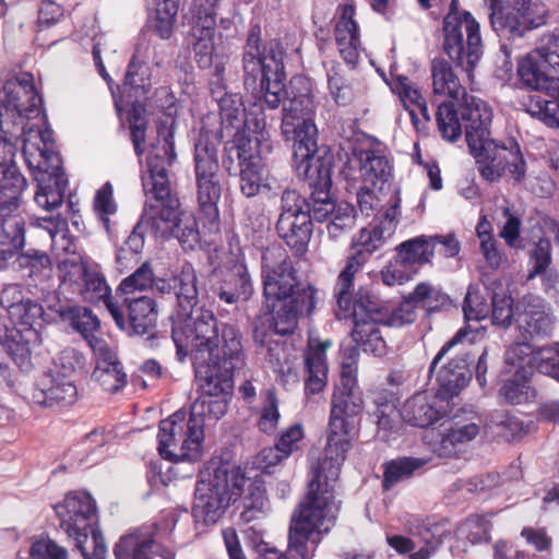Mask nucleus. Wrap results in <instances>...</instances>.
<instances>
[{
  "instance_id": "53",
  "label": "nucleus",
  "mask_w": 559,
  "mask_h": 559,
  "mask_svg": "<svg viewBox=\"0 0 559 559\" xmlns=\"http://www.w3.org/2000/svg\"><path fill=\"white\" fill-rule=\"evenodd\" d=\"M392 92L397 94L404 107L408 111L412 123L416 130H419V118L417 112L411 106L417 107L425 100L419 88L407 76L399 75L393 79L391 84Z\"/></svg>"
},
{
  "instance_id": "10",
  "label": "nucleus",
  "mask_w": 559,
  "mask_h": 559,
  "mask_svg": "<svg viewBox=\"0 0 559 559\" xmlns=\"http://www.w3.org/2000/svg\"><path fill=\"white\" fill-rule=\"evenodd\" d=\"M158 453L170 462H195L201 457L204 431L185 414L176 412L158 426Z\"/></svg>"
},
{
  "instance_id": "39",
  "label": "nucleus",
  "mask_w": 559,
  "mask_h": 559,
  "mask_svg": "<svg viewBox=\"0 0 559 559\" xmlns=\"http://www.w3.org/2000/svg\"><path fill=\"white\" fill-rule=\"evenodd\" d=\"M49 309L53 311L62 322L69 323L87 343H90L92 338H97L94 333L99 329L100 322L88 308L59 301L50 306Z\"/></svg>"
},
{
  "instance_id": "52",
  "label": "nucleus",
  "mask_w": 559,
  "mask_h": 559,
  "mask_svg": "<svg viewBox=\"0 0 559 559\" xmlns=\"http://www.w3.org/2000/svg\"><path fill=\"white\" fill-rule=\"evenodd\" d=\"M436 120L443 140L455 142L462 135V124L453 100L437 105Z\"/></svg>"
},
{
  "instance_id": "64",
  "label": "nucleus",
  "mask_w": 559,
  "mask_h": 559,
  "mask_svg": "<svg viewBox=\"0 0 559 559\" xmlns=\"http://www.w3.org/2000/svg\"><path fill=\"white\" fill-rule=\"evenodd\" d=\"M550 66L552 72L559 75V31L554 29L540 36L535 48Z\"/></svg>"
},
{
  "instance_id": "13",
  "label": "nucleus",
  "mask_w": 559,
  "mask_h": 559,
  "mask_svg": "<svg viewBox=\"0 0 559 559\" xmlns=\"http://www.w3.org/2000/svg\"><path fill=\"white\" fill-rule=\"evenodd\" d=\"M406 531L411 537L388 535V544L400 555H408L409 559H430L450 535L447 522L430 519L411 518L406 522Z\"/></svg>"
},
{
  "instance_id": "30",
  "label": "nucleus",
  "mask_w": 559,
  "mask_h": 559,
  "mask_svg": "<svg viewBox=\"0 0 559 559\" xmlns=\"http://www.w3.org/2000/svg\"><path fill=\"white\" fill-rule=\"evenodd\" d=\"M523 348L528 349L526 345L519 344L511 347L507 353L506 361L514 367V371L510 377L503 379L499 393L511 405L528 403L536 395V391L530 382L532 376L530 368L523 366L521 361L515 362L514 360L515 356L524 353Z\"/></svg>"
},
{
  "instance_id": "2",
  "label": "nucleus",
  "mask_w": 559,
  "mask_h": 559,
  "mask_svg": "<svg viewBox=\"0 0 559 559\" xmlns=\"http://www.w3.org/2000/svg\"><path fill=\"white\" fill-rule=\"evenodd\" d=\"M362 409L361 391L334 390L324 459L312 467L308 492L290 519L288 551L300 559L313 557L321 534L329 530L323 527L324 522L336 518L334 485L352 448L354 420Z\"/></svg>"
},
{
  "instance_id": "43",
  "label": "nucleus",
  "mask_w": 559,
  "mask_h": 559,
  "mask_svg": "<svg viewBox=\"0 0 559 559\" xmlns=\"http://www.w3.org/2000/svg\"><path fill=\"white\" fill-rule=\"evenodd\" d=\"M304 439V428L300 424H294L283 430L274 448L263 449L260 453L262 462L267 466L275 465L282 460L288 457L294 451L299 449V442Z\"/></svg>"
},
{
  "instance_id": "31",
  "label": "nucleus",
  "mask_w": 559,
  "mask_h": 559,
  "mask_svg": "<svg viewBox=\"0 0 559 559\" xmlns=\"http://www.w3.org/2000/svg\"><path fill=\"white\" fill-rule=\"evenodd\" d=\"M355 13V1L346 0L338 8V17L334 29L340 55L353 68L358 63L361 46L358 25L354 19Z\"/></svg>"
},
{
  "instance_id": "4",
  "label": "nucleus",
  "mask_w": 559,
  "mask_h": 559,
  "mask_svg": "<svg viewBox=\"0 0 559 559\" xmlns=\"http://www.w3.org/2000/svg\"><path fill=\"white\" fill-rule=\"evenodd\" d=\"M183 336L180 341L173 338L176 355L181 362L190 356L194 373H199L201 367H207L213 374L222 376V384L227 386L229 377L245 365L239 329L219 322L212 310H201Z\"/></svg>"
},
{
  "instance_id": "40",
  "label": "nucleus",
  "mask_w": 559,
  "mask_h": 559,
  "mask_svg": "<svg viewBox=\"0 0 559 559\" xmlns=\"http://www.w3.org/2000/svg\"><path fill=\"white\" fill-rule=\"evenodd\" d=\"M430 69L435 95H444L451 99H457L461 95H465L459 75L447 59L433 58Z\"/></svg>"
},
{
  "instance_id": "58",
  "label": "nucleus",
  "mask_w": 559,
  "mask_h": 559,
  "mask_svg": "<svg viewBox=\"0 0 559 559\" xmlns=\"http://www.w3.org/2000/svg\"><path fill=\"white\" fill-rule=\"evenodd\" d=\"M37 226L44 229L51 240L52 247L68 252L70 251L71 241L68 238V222L67 219L58 216L40 217L37 218Z\"/></svg>"
},
{
  "instance_id": "35",
  "label": "nucleus",
  "mask_w": 559,
  "mask_h": 559,
  "mask_svg": "<svg viewBox=\"0 0 559 559\" xmlns=\"http://www.w3.org/2000/svg\"><path fill=\"white\" fill-rule=\"evenodd\" d=\"M27 182L17 166L0 165V221L23 218L22 193Z\"/></svg>"
},
{
  "instance_id": "24",
  "label": "nucleus",
  "mask_w": 559,
  "mask_h": 559,
  "mask_svg": "<svg viewBox=\"0 0 559 559\" xmlns=\"http://www.w3.org/2000/svg\"><path fill=\"white\" fill-rule=\"evenodd\" d=\"M218 0H193L194 25L192 36L194 59L202 69L213 66L218 55L214 53V34L216 25V7Z\"/></svg>"
},
{
  "instance_id": "61",
  "label": "nucleus",
  "mask_w": 559,
  "mask_h": 559,
  "mask_svg": "<svg viewBox=\"0 0 559 559\" xmlns=\"http://www.w3.org/2000/svg\"><path fill=\"white\" fill-rule=\"evenodd\" d=\"M533 361L539 373L559 382V343L540 347L534 352Z\"/></svg>"
},
{
  "instance_id": "49",
  "label": "nucleus",
  "mask_w": 559,
  "mask_h": 559,
  "mask_svg": "<svg viewBox=\"0 0 559 559\" xmlns=\"http://www.w3.org/2000/svg\"><path fill=\"white\" fill-rule=\"evenodd\" d=\"M179 0H145L146 8L156 13L154 32L162 39L173 35Z\"/></svg>"
},
{
  "instance_id": "27",
  "label": "nucleus",
  "mask_w": 559,
  "mask_h": 559,
  "mask_svg": "<svg viewBox=\"0 0 559 559\" xmlns=\"http://www.w3.org/2000/svg\"><path fill=\"white\" fill-rule=\"evenodd\" d=\"M29 399L43 407L63 408L76 402L78 389L63 376L44 372L35 380Z\"/></svg>"
},
{
  "instance_id": "22",
  "label": "nucleus",
  "mask_w": 559,
  "mask_h": 559,
  "mask_svg": "<svg viewBox=\"0 0 559 559\" xmlns=\"http://www.w3.org/2000/svg\"><path fill=\"white\" fill-rule=\"evenodd\" d=\"M261 271L263 295L267 300L283 298L300 283L293 260L281 246H271L263 250Z\"/></svg>"
},
{
  "instance_id": "41",
  "label": "nucleus",
  "mask_w": 559,
  "mask_h": 559,
  "mask_svg": "<svg viewBox=\"0 0 559 559\" xmlns=\"http://www.w3.org/2000/svg\"><path fill=\"white\" fill-rule=\"evenodd\" d=\"M13 266L23 278L36 283L47 280L52 271L50 257L45 251L37 249H28L17 254Z\"/></svg>"
},
{
  "instance_id": "59",
  "label": "nucleus",
  "mask_w": 559,
  "mask_h": 559,
  "mask_svg": "<svg viewBox=\"0 0 559 559\" xmlns=\"http://www.w3.org/2000/svg\"><path fill=\"white\" fill-rule=\"evenodd\" d=\"M94 210L98 219L108 234H111L110 215L116 214L117 204L114 200V189L110 182H105L97 191L94 198Z\"/></svg>"
},
{
  "instance_id": "54",
  "label": "nucleus",
  "mask_w": 559,
  "mask_h": 559,
  "mask_svg": "<svg viewBox=\"0 0 559 559\" xmlns=\"http://www.w3.org/2000/svg\"><path fill=\"white\" fill-rule=\"evenodd\" d=\"M328 87L331 97L340 106L349 105L354 99L352 84L345 79L342 66L331 62L326 69Z\"/></svg>"
},
{
  "instance_id": "50",
  "label": "nucleus",
  "mask_w": 559,
  "mask_h": 559,
  "mask_svg": "<svg viewBox=\"0 0 559 559\" xmlns=\"http://www.w3.org/2000/svg\"><path fill=\"white\" fill-rule=\"evenodd\" d=\"M239 176V188L246 198L257 197L263 188H269L264 177V166L262 155L253 157L252 160L245 164L243 168L237 173Z\"/></svg>"
},
{
  "instance_id": "20",
  "label": "nucleus",
  "mask_w": 559,
  "mask_h": 559,
  "mask_svg": "<svg viewBox=\"0 0 559 559\" xmlns=\"http://www.w3.org/2000/svg\"><path fill=\"white\" fill-rule=\"evenodd\" d=\"M396 254L382 270V282L388 286L409 281L424 264L431 263L435 255L432 239L420 235L401 242L395 248Z\"/></svg>"
},
{
  "instance_id": "12",
  "label": "nucleus",
  "mask_w": 559,
  "mask_h": 559,
  "mask_svg": "<svg viewBox=\"0 0 559 559\" xmlns=\"http://www.w3.org/2000/svg\"><path fill=\"white\" fill-rule=\"evenodd\" d=\"M308 212L307 199L296 190H285L282 193L276 231L297 255H302L308 250L312 235L313 224Z\"/></svg>"
},
{
  "instance_id": "18",
  "label": "nucleus",
  "mask_w": 559,
  "mask_h": 559,
  "mask_svg": "<svg viewBox=\"0 0 559 559\" xmlns=\"http://www.w3.org/2000/svg\"><path fill=\"white\" fill-rule=\"evenodd\" d=\"M195 379L200 395L192 403L189 417L204 431L206 417L218 420L226 414L234 388V377H229L226 386L222 384V376L213 374L207 367H201L199 373H195Z\"/></svg>"
},
{
  "instance_id": "37",
  "label": "nucleus",
  "mask_w": 559,
  "mask_h": 559,
  "mask_svg": "<svg viewBox=\"0 0 559 559\" xmlns=\"http://www.w3.org/2000/svg\"><path fill=\"white\" fill-rule=\"evenodd\" d=\"M212 292L219 301L227 305L249 300L253 294V284L247 265L236 263L212 286Z\"/></svg>"
},
{
  "instance_id": "1",
  "label": "nucleus",
  "mask_w": 559,
  "mask_h": 559,
  "mask_svg": "<svg viewBox=\"0 0 559 559\" xmlns=\"http://www.w3.org/2000/svg\"><path fill=\"white\" fill-rule=\"evenodd\" d=\"M284 50L276 40L262 43V29L252 24L242 49V79L245 90L252 96L245 126L267 135L272 120L264 108L276 109L284 99L281 131L293 142L294 162L320 156L317 145L318 130L313 122L314 102L309 80L295 76L286 90Z\"/></svg>"
},
{
  "instance_id": "11",
  "label": "nucleus",
  "mask_w": 559,
  "mask_h": 559,
  "mask_svg": "<svg viewBox=\"0 0 559 559\" xmlns=\"http://www.w3.org/2000/svg\"><path fill=\"white\" fill-rule=\"evenodd\" d=\"M299 177H304L310 189V198L307 199L311 223L328 222L333 216L340 203L331 195L332 187V156H314L305 160L294 162Z\"/></svg>"
},
{
  "instance_id": "56",
  "label": "nucleus",
  "mask_w": 559,
  "mask_h": 559,
  "mask_svg": "<svg viewBox=\"0 0 559 559\" xmlns=\"http://www.w3.org/2000/svg\"><path fill=\"white\" fill-rule=\"evenodd\" d=\"M355 226V209L347 202H340L338 209L326 222V233L332 240L347 236Z\"/></svg>"
},
{
  "instance_id": "29",
  "label": "nucleus",
  "mask_w": 559,
  "mask_h": 559,
  "mask_svg": "<svg viewBox=\"0 0 559 559\" xmlns=\"http://www.w3.org/2000/svg\"><path fill=\"white\" fill-rule=\"evenodd\" d=\"M460 107L461 120L465 122V138L469 150L480 147L481 142L490 139L489 126L492 110L489 105L475 96L463 95Z\"/></svg>"
},
{
  "instance_id": "63",
  "label": "nucleus",
  "mask_w": 559,
  "mask_h": 559,
  "mask_svg": "<svg viewBox=\"0 0 559 559\" xmlns=\"http://www.w3.org/2000/svg\"><path fill=\"white\" fill-rule=\"evenodd\" d=\"M278 406L280 402L275 391L267 390L257 424L263 433L272 435L276 430L281 418Z\"/></svg>"
},
{
  "instance_id": "38",
  "label": "nucleus",
  "mask_w": 559,
  "mask_h": 559,
  "mask_svg": "<svg viewBox=\"0 0 559 559\" xmlns=\"http://www.w3.org/2000/svg\"><path fill=\"white\" fill-rule=\"evenodd\" d=\"M445 411L438 405L437 399H429L426 392L414 394L402 409V418L414 427L427 428L442 418Z\"/></svg>"
},
{
  "instance_id": "36",
  "label": "nucleus",
  "mask_w": 559,
  "mask_h": 559,
  "mask_svg": "<svg viewBox=\"0 0 559 559\" xmlns=\"http://www.w3.org/2000/svg\"><path fill=\"white\" fill-rule=\"evenodd\" d=\"M332 346L330 340L321 341L310 337L304 353L306 369L305 393L307 395L320 393L326 385L328 364L326 349Z\"/></svg>"
},
{
  "instance_id": "32",
  "label": "nucleus",
  "mask_w": 559,
  "mask_h": 559,
  "mask_svg": "<svg viewBox=\"0 0 559 559\" xmlns=\"http://www.w3.org/2000/svg\"><path fill=\"white\" fill-rule=\"evenodd\" d=\"M519 328L530 336L551 333L554 320L545 301L535 295H525L515 307Z\"/></svg>"
},
{
  "instance_id": "62",
  "label": "nucleus",
  "mask_w": 559,
  "mask_h": 559,
  "mask_svg": "<svg viewBox=\"0 0 559 559\" xmlns=\"http://www.w3.org/2000/svg\"><path fill=\"white\" fill-rule=\"evenodd\" d=\"M92 379L98 382L107 392H117L127 382V374L121 362L108 367H95Z\"/></svg>"
},
{
  "instance_id": "6",
  "label": "nucleus",
  "mask_w": 559,
  "mask_h": 559,
  "mask_svg": "<svg viewBox=\"0 0 559 559\" xmlns=\"http://www.w3.org/2000/svg\"><path fill=\"white\" fill-rule=\"evenodd\" d=\"M243 485L245 476L239 467L227 462H210L194 492L192 515L195 522L216 523L230 501L240 496Z\"/></svg>"
},
{
  "instance_id": "48",
  "label": "nucleus",
  "mask_w": 559,
  "mask_h": 559,
  "mask_svg": "<svg viewBox=\"0 0 559 559\" xmlns=\"http://www.w3.org/2000/svg\"><path fill=\"white\" fill-rule=\"evenodd\" d=\"M381 323H356L352 331L353 342L365 353L381 357L386 354V343L380 332Z\"/></svg>"
},
{
  "instance_id": "16",
  "label": "nucleus",
  "mask_w": 559,
  "mask_h": 559,
  "mask_svg": "<svg viewBox=\"0 0 559 559\" xmlns=\"http://www.w3.org/2000/svg\"><path fill=\"white\" fill-rule=\"evenodd\" d=\"M53 509L60 521V528L75 540V547H82V543H86L90 534L96 531L98 523L96 502L90 493L70 492Z\"/></svg>"
},
{
  "instance_id": "15",
  "label": "nucleus",
  "mask_w": 559,
  "mask_h": 559,
  "mask_svg": "<svg viewBox=\"0 0 559 559\" xmlns=\"http://www.w3.org/2000/svg\"><path fill=\"white\" fill-rule=\"evenodd\" d=\"M58 271L62 292H69L92 304L103 301L109 312L110 304H117L105 276L87 264L62 261L58 264Z\"/></svg>"
},
{
  "instance_id": "51",
  "label": "nucleus",
  "mask_w": 559,
  "mask_h": 559,
  "mask_svg": "<svg viewBox=\"0 0 559 559\" xmlns=\"http://www.w3.org/2000/svg\"><path fill=\"white\" fill-rule=\"evenodd\" d=\"M146 114V105L140 100L134 102L128 112L130 138L138 157H142L145 152L146 130L148 126Z\"/></svg>"
},
{
  "instance_id": "21",
  "label": "nucleus",
  "mask_w": 559,
  "mask_h": 559,
  "mask_svg": "<svg viewBox=\"0 0 559 559\" xmlns=\"http://www.w3.org/2000/svg\"><path fill=\"white\" fill-rule=\"evenodd\" d=\"M276 301L278 304L273 305L272 318L274 332L278 335H290L296 331L300 319L313 314L319 301L318 289L310 284L299 283Z\"/></svg>"
},
{
  "instance_id": "47",
  "label": "nucleus",
  "mask_w": 559,
  "mask_h": 559,
  "mask_svg": "<svg viewBox=\"0 0 559 559\" xmlns=\"http://www.w3.org/2000/svg\"><path fill=\"white\" fill-rule=\"evenodd\" d=\"M480 147L469 150L475 158L477 170L480 177L488 182H497L504 176L503 165L496 159L493 154V140L483 141Z\"/></svg>"
},
{
  "instance_id": "45",
  "label": "nucleus",
  "mask_w": 559,
  "mask_h": 559,
  "mask_svg": "<svg viewBox=\"0 0 559 559\" xmlns=\"http://www.w3.org/2000/svg\"><path fill=\"white\" fill-rule=\"evenodd\" d=\"M388 309L382 306L381 301L370 295L367 290L359 289L353 302V308L347 316L353 317L354 325L356 323H384Z\"/></svg>"
},
{
  "instance_id": "33",
  "label": "nucleus",
  "mask_w": 559,
  "mask_h": 559,
  "mask_svg": "<svg viewBox=\"0 0 559 559\" xmlns=\"http://www.w3.org/2000/svg\"><path fill=\"white\" fill-rule=\"evenodd\" d=\"M155 52V47L150 43L141 41L136 45L132 58L129 61L124 75V85L129 87L135 96H146L152 88V68L151 63L160 67L162 62L151 58V52Z\"/></svg>"
},
{
  "instance_id": "17",
  "label": "nucleus",
  "mask_w": 559,
  "mask_h": 559,
  "mask_svg": "<svg viewBox=\"0 0 559 559\" xmlns=\"http://www.w3.org/2000/svg\"><path fill=\"white\" fill-rule=\"evenodd\" d=\"M43 99L35 90L33 75L22 73L9 80L0 91V128L4 122L16 123L17 119H36L43 114Z\"/></svg>"
},
{
  "instance_id": "14",
  "label": "nucleus",
  "mask_w": 559,
  "mask_h": 559,
  "mask_svg": "<svg viewBox=\"0 0 559 559\" xmlns=\"http://www.w3.org/2000/svg\"><path fill=\"white\" fill-rule=\"evenodd\" d=\"M9 317L17 329L12 331L17 341L12 340L10 346L13 361L22 370H28L32 366V345L41 342L40 330L46 321L44 307L39 301L28 297L13 308Z\"/></svg>"
},
{
  "instance_id": "9",
  "label": "nucleus",
  "mask_w": 559,
  "mask_h": 559,
  "mask_svg": "<svg viewBox=\"0 0 559 559\" xmlns=\"http://www.w3.org/2000/svg\"><path fill=\"white\" fill-rule=\"evenodd\" d=\"M194 173L200 213L209 228L218 229L217 203L222 195L217 142L201 134L194 145Z\"/></svg>"
},
{
  "instance_id": "5",
  "label": "nucleus",
  "mask_w": 559,
  "mask_h": 559,
  "mask_svg": "<svg viewBox=\"0 0 559 559\" xmlns=\"http://www.w3.org/2000/svg\"><path fill=\"white\" fill-rule=\"evenodd\" d=\"M22 129L23 156L37 182L34 200L45 210H55L63 202L68 179L61 167V157L53 150L51 132L28 123Z\"/></svg>"
},
{
  "instance_id": "23",
  "label": "nucleus",
  "mask_w": 559,
  "mask_h": 559,
  "mask_svg": "<svg viewBox=\"0 0 559 559\" xmlns=\"http://www.w3.org/2000/svg\"><path fill=\"white\" fill-rule=\"evenodd\" d=\"M110 316L117 326L126 331L129 335H151L153 333L158 319V310L156 301L148 297L124 298L122 305L110 304Z\"/></svg>"
},
{
  "instance_id": "8",
  "label": "nucleus",
  "mask_w": 559,
  "mask_h": 559,
  "mask_svg": "<svg viewBox=\"0 0 559 559\" xmlns=\"http://www.w3.org/2000/svg\"><path fill=\"white\" fill-rule=\"evenodd\" d=\"M550 66L534 49L518 63V75L527 88L545 91L544 95H531L524 103L526 112L550 128H559V78L555 79Z\"/></svg>"
},
{
  "instance_id": "46",
  "label": "nucleus",
  "mask_w": 559,
  "mask_h": 559,
  "mask_svg": "<svg viewBox=\"0 0 559 559\" xmlns=\"http://www.w3.org/2000/svg\"><path fill=\"white\" fill-rule=\"evenodd\" d=\"M493 154L503 165L504 175L508 173L515 182H521L526 175V163L522 155L519 143L514 139L499 143L493 140Z\"/></svg>"
},
{
  "instance_id": "55",
  "label": "nucleus",
  "mask_w": 559,
  "mask_h": 559,
  "mask_svg": "<svg viewBox=\"0 0 559 559\" xmlns=\"http://www.w3.org/2000/svg\"><path fill=\"white\" fill-rule=\"evenodd\" d=\"M500 292L491 293V322L493 325L508 329L513 321L514 312L512 297L503 289L501 283L493 282Z\"/></svg>"
},
{
  "instance_id": "60",
  "label": "nucleus",
  "mask_w": 559,
  "mask_h": 559,
  "mask_svg": "<svg viewBox=\"0 0 559 559\" xmlns=\"http://www.w3.org/2000/svg\"><path fill=\"white\" fill-rule=\"evenodd\" d=\"M154 271L150 262H143L132 274L119 284L117 294H132L138 290H146L153 287Z\"/></svg>"
},
{
  "instance_id": "34",
  "label": "nucleus",
  "mask_w": 559,
  "mask_h": 559,
  "mask_svg": "<svg viewBox=\"0 0 559 559\" xmlns=\"http://www.w3.org/2000/svg\"><path fill=\"white\" fill-rule=\"evenodd\" d=\"M471 362L467 352H459L440 368L437 373L438 397L448 401L460 394L472 379Z\"/></svg>"
},
{
  "instance_id": "26",
  "label": "nucleus",
  "mask_w": 559,
  "mask_h": 559,
  "mask_svg": "<svg viewBox=\"0 0 559 559\" xmlns=\"http://www.w3.org/2000/svg\"><path fill=\"white\" fill-rule=\"evenodd\" d=\"M116 559H175L174 554L155 539L153 527H141L122 535L114 547Z\"/></svg>"
},
{
  "instance_id": "42",
  "label": "nucleus",
  "mask_w": 559,
  "mask_h": 559,
  "mask_svg": "<svg viewBox=\"0 0 559 559\" xmlns=\"http://www.w3.org/2000/svg\"><path fill=\"white\" fill-rule=\"evenodd\" d=\"M25 245L24 218L2 221L0 233V271L7 269L9 261Z\"/></svg>"
},
{
  "instance_id": "3",
  "label": "nucleus",
  "mask_w": 559,
  "mask_h": 559,
  "mask_svg": "<svg viewBox=\"0 0 559 559\" xmlns=\"http://www.w3.org/2000/svg\"><path fill=\"white\" fill-rule=\"evenodd\" d=\"M175 121H160L157 126V140L152 144L146 160L147 170L142 175L146 195L145 207L139 223L121 247L136 253L144 248L145 228L155 237H175L185 250H193L200 242V231L195 216L180 210V202L173 192L168 179V168L176 162Z\"/></svg>"
},
{
  "instance_id": "44",
  "label": "nucleus",
  "mask_w": 559,
  "mask_h": 559,
  "mask_svg": "<svg viewBox=\"0 0 559 559\" xmlns=\"http://www.w3.org/2000/svg\"><path fill=\"white\" fill-rule=\"evenodd\" d=\"M428 460L413 456H401L383 464L382 487L391 490L399 483L412 478L416 471L423 468Z\"/></svg>"
},
{
  "instance_id": "57",
  "label": "nucleus",
  "mask_w": 559,
  "mask_h": 559,
  "mask_svg": "<svg viewBox=\"0 0 559 559\" xmlns=\"http://www.w3.org/2000/svg\"><path fill=\"white\" fill-rule=\"evenodd\" d=\"M29 556L32 559H76L66 547L48 536L32 538Z\"/></svg>"
},
{
  "instance_id": "19",
  "label": "nucleus",
  "mask_w": 559,
  "mask_h": 559,
  "mask_svg": "<svg viewBox=\"0 0 559 559\" xmlns=\"http://www.w3.org/2000/svg\"><path fill=\"white\" fill-rule=\"evenodd\" d=\"M174 288L176 305L170 314L171 338L185 340L183 333L194 322L201 310H209L199 306V278L191 263H185L180 271L174 274Z\"/></svg>"
},
{
  "instance_id": "28",
  "label": "nucleus",
  "mask_w": 559,
  "mask_h": 559,
  "mask_svg": "<svg viewBox=\"0 0 559 559\" xmlns=\"http://www.w3.org/2000/svg\"><path fill=\"white\" fill-rule=\"evenodd\" d=\"M253 135L237 132L233 140L227 141L224 145L223 167L229 175H237L240 168L245 167L253 157L262 155L264 152L271 151L270 135L265 139L247 128Z\"/></svg>"
},
{
  "instance_id": "25",
  "label": "nucleus",
  "mask_w": 559,
  "mask_h": 559,
  "mask_svg": "<svg viewBox=\"0 0 559 559\" xmlns=\"http://www.w3.org/2000/svg\"><path fill=\"white\" fill-rule=\"evenodd\" d=\"M347 165L348 170L353 171L348 175L353 180H360L364 185L380 190L392 175V166L380 150L355 148Z\"/></svg>"
},
{
  "instance_id": "7",
  "label": "nucleus",
  "mask_w": 559,
  "mask_h": 559,
  "mask_svg": "<svg viewBox=\"0 0 559 559\" xmlns=\"http://www.w3.org/2000/svg\"><path fill=\"white\" fill-rule=\"evenodd\" d=\"M442 48L455 69H461L472 81L483 55V41L479 23L468 11H460L459 0H451L443 19Z\"/></svg>"
}]
</instances>
